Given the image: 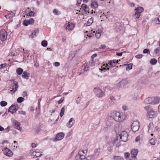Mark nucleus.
Instances as JSON below:
<instances>
[{"instance_id":"nucleus-44","label":"nucleus","mask_w":160,"mask_h":160,"mask_svg":"<svg viewBox=\"0 0 160 160\" xmlns=\"http://www.w3.org/2000/svg\"><path fill=\"white\" fill-rule=\"evenodd\" d=\"M0 104L2 107H5L7 105V103L6 102L3 101L0 102Z\"/></svg>"},{"instance_id":"nucleus-52","label":"nucleus","mask_w":160,"mask_h":160,"mask_svg":"<svg viewBox=\"0 0 160 160\" xmlns=\"http://www.w3.org/2000/svg\"><path fill=\"white\" fill-rule=\"evenodd\" d=\"M160 52V49L158 48H157L155 49L154 50V52L156 54L159 53Z\"/></svg>"},{"instance_id":"nucleus-37","label":"nucleus","mask_w":160,"mask_h":160,"mask_svg":"<svg viewBox=\"0 0 160 160\" xmlns=\"http://www.w3.org/2000/svg\"><path fill=\"white\" fill-rule=\"evenodd\" d=\"M64 111H65L64 107H63L62 108L60 112V115L61 117H62L63 116V115L64 113Z\"/></svg>"},{"instance_id":"nucleus-64","label":"nucleus","mask_w":160,"mask_h":160,"mask_svg":"<svg viewBox=\"0 0 160 160\" xmlns=\"http://www.w3.org/2000/svg\"><path fill=\"white\" fill-rule=\"evenodd\" d=\"M89 67L88 65H87V64L86 65V66L84 67V70L85 71H87L88 70H89Z\"/></svg>"},{"instance_id":"nucleus-3","label":"nucleus","mask_w":160,"mask_h":160,"mask_svg":"<svg viewBox=\"0 0 160 160\" xmlns=\"http://www.w3.org/2000/svg\"><path fill=\"white\" fill-rule=\"evenodd\" d=\"M93 92L95 95L99 98H102L105 95L104 92L98 87L95 88Z\"/></svg>"},{"instance_id":"nucleus-10","label":"nucleus","mask_w":160,"mask_h":160,"mask_svg":"<svg viewBox=\"0 0 160 160\" xmlns=\"http://www.w3.org/2000/svg\"><path fill=\"white\" fill-rule=\"evenodd\" d=\"M2 150L4 154L8 157H12L13 154L12 152L7 148H4Z\"/></svg>"},{"instance_id":"nucleus-4","label":"nucleus","mask_w":160,"mask_h":160,"mask_svg":"<svg viewBox=\"0 0 160 160\" xmlns=\"http://www.w3.org/2000/svg\"><path fill=\"white\" fill-rule=\"evenodd\" d=\"M131 128L132 131L135 132L138 130L140 127V124L138 121H134L131 125Z\"/></svg>"},{"instance_id":"nucleus-27","label":"nucleus","mask_w":160,"mask_h":160,"mask_svg":"<svg viewBox=\"0 0 160 160\" xmlns=\"http://www.w3.org/2000/svg\"><path fill=\"white\" fill-rule=\"evenodd\" d=\"M74 27V24L72 23H71L68 24L66 26V28L67 30H72Z\"/></svg>"},{"instance_id":"nucleus-57","label":"nucleus","mask_w":160,"mask_h":160,"mask_svg":"<svg viewBox=\"0 0 160 160\" xmlns=\"http://www.w3.org/2000/svg\"><path fill=\"white\" fill-rule=\"evenodd\" d=\"M4 130V132H9L10 130V127L8 126Z\"/></svg>"},{"instance_id":"nucleus-2","label":"nucleus","mask_w":160,"mask_h":160,"mask_svg":"<svg viewBox=\"0 0 160 160\" xmlns=\"http://www.w3.org/2000/svg\"><path fill=\"white\" fill-rule=\"evenodd\" d=\"M82 153L85 154V152L84 151H79L78 154L75 157V160H93V156H89L87 158H85V156L81 154Z\"/></svg>"},{"instance_id":"nucleus-38","label":"nucleus","mask_w":160,"mask_h":160,"mask_svg":"<svg viewBox=\"0 0 160 160\" xmlns=\"http://www.w3.org/2000/svg\"><path fill=\"white\" fill-rule=\"evenodd\" d=\"M153 127H154V126H153V122H150L148 125V132H149L150 130H152V128Z\"/></svg>"},{"instance_id":"nucleus-8","label":"nucleus","mask_w":160,"mask_h":160,"mask_svg":"<svg viewBox=\"0 0 160 160\" xmlns=\"http://www.w3.org/2000/svg\"><path fill=\"white\" fill-rule=\"evenodd\" d=\"M130 82V81L128 78L122 79L121 81L117 84L118 88H120L121 87H124Z\"/></svg>"},{"instance_id":"nucleus-39","label":"nucleus","mask_w":160,"mask_h":160,"mask_svg":"<svg viewBox=\"0 0 160 160\" xmlns=\"http://www.w3.org/2000/svg\"><path fill=\"white\" fill-rule=\"evenodd\" d=\"M154 22L156 24H160V15L158 18L155 19Z\"/></svg>"},{"instance_id":"nucleus-50","label":"nucleus","mask_w":160,"mask_h":160,"mask_svg":"<svg viewBox=\"0 0 160 160\" xmlns=\"http://www.w3.org/2000/svg\"><path fill=\"white\" fill-rule=\"evenodd\" d=\"M41 126H38L36 128H35V132L38 133L39 131H40V129H41Z\"/></svg>"},{"instance_id":"nucleus-23","label":"nucleus","mask_w":160,"mask_h":160,"mask_svg":"<svg viewBox=\"0 0 160 160\" xmlns=\"http://www.w3.org/2000/svg\"><path fill=\"white\" fill-rule=\"evenodd\" d=\"M22 74V76L23 78L26 79H28L30 76V74L28 72L26 71H25L23 72Z\"/></svg>"},{"instance_id":"nucleus-9","label":"nucleus","mask_w":160,"mask_h":160,"mask_svg":"<svg viewBox=\"0 0 160 160\" xmlns=\"http://www.w3.org/2000/svg\"><path fill=\"white\" fill-rule=\"evenodd\" d=\"M18 87V83L16 81H13L12 83V88L10 90V92L11 94H13L17 90Z\"/></svg>"},{"instance_id":"nucleus-34","label":"nucleus","mask_w":160,"mask_h":160,"mask_svg":"<svg viewBox=\"0 0 160 160\" xmlns=\"http://www.w3.org/2000/svg\"><path fill=\"white\" fill-rule=\"evenodd\" d=\"M113 159L114 160H123V158L120 156H114Z\"/></svg>"},{"instance_id":"nucleus-46","label":"nucleus","mask_w":160,"mask_h":160,"mask_svg":"<svg viewBox=\"0 0 160 160\" xmlns=\"http://www.w3.org/2000/svg\"><path fill=\"white\" fill-rule=\"evenodd\" d=\"M7 63H5L0 65V69L4 68L7 66Z\"/></svg>"},{"instance_id":"nucleus-35","label":"nucleus","mask_w":160,"mask_h":160,"mask_svg":"<svg viewBox=\"0 0 160 160\" xmlns=\"http://www.w3.org/2000/svg\"><path fill=\"white\" fill-rule=\"evenodd\" d=\"M133 64L132 63H130L128 64V66L126 68V71L132 69V66Z\"/></svg>"},{"instance_id":"nucleus-19","label":"nucleus","mask_w":160,"mask_h":160,"mask_svg":"<svg viewBox=\"0 0 160 160\" xmlns=\"http://www.w3.org/2000/svg\"><path fill=\"white\" fill-rule=\"evenodd\" d=\"M153 98L148 97L144 101V102L146 104H153Z\"/></svg>"},{"instance_id":"nucleus-42","label":"nucleus","mask_w":160,"mask_h":160,"mask_svg":"<svg viewBox=\"0 0 160 160\" xmlns=\"http://www.w3.org/2000/svg\"><path fill=\"white\" fill-rule=\"evenodd\" d=\"M34 15L35 12L34 11H30L27 16L30 17H33L34 16Z\"/></svg>"},{"instance_id":"nucleus-28","label":"nucleus","mask_w":160,"mask_h":160,"mask_svg":"<svg viewBox=\"0 0 160 160\" xmlns=\"http://www.w3.org/2000/svg\"><path fill=\"white\" fill-rule=\"evenodd\" d=\"M101 32L102 31L101 30L98 29L96 31L95 35L97 38L99 39L100 38L101 35Z\"/></svg>"},{"instance_id":"nucleus-51","label":"nucleus","mask_w":160,"mask_h":160,"mask_svg":"<svg viewBox=\"0 0 160 160\" xmlns=\"http://www.w3.org/2000/svg\"><path fill=\"white\" fill-rule=\"evenodd\" d=\"M143 56V55L141 54H138L136 55L135 57L137 58L138 59H141V58Z\"/></svg>"},{"instance_id":"nucleus-55","label":"nucleus","mask_w":160,"mask_h":160,"mask_svg":"<svg viewBox=\"0 0 160 160\" xmlns=\"http://www.w3.org/2000/svg\"><path fill=\"white\" fill-rule=\"evenodd\" d=\"M149 52V50L148 49H144L143 51V52L144 53H148Z\"/></svg>"},{"instance_id":"nucleus-24","label":"nucleus","mask_w":160,"mask_h":160,"mask_svg":"<svg viewBox=\"0 0 160 160\" xmlns=\"http://www.w3.org/2000/svg\"><path fill=\"white\" fill-rule=\"evenodd\" d=\"M73 120L74 121V120L73 118H71L70 119L69 121L67 123V126L68 128H71L73 125V122H72Z\"/></svg>"},{"instance_id":"nucleus-45","label":"nucleus","mask_w":160,"mask_h":160,"mask_svg":"<svg viewBox=\"0 0 160 160\" xmlns=\"http://www.w3.org/2000/svg\"><path fill=\"white\" fill-rule=\"evenodd\" d=\"M22 24L25 26H27L28 25H29V22L28 21V20H27V19L24 20Z\"/></svg>"},{"instance_id":"nucleus-13","label":"nucleus","mask_w":160,"mask_h":160,"mask_svg":"<svg viewBox=\"0 0 160 160\" xmlns=\"http://www.w3.org/2000/svg\"><path fill=\"white\" fill-rule=\"evenodd\" d=\"M149 118H154L157 115V112L153 109H150L148 113Z\"/></svg>"},{"instance_id":"nucleus-7","label":"nucleus","mask_w":160,"mask_h":160,"mask_svg":"<svg viewBox=\"0 0 160 160\" xmlns=\"http://www.w3.org/2000/svg\"><path fill=\"white\" fill-rule=\"evenodd\" d=\"M135 16L136 18H138L141 15V13L144 11L143 8L142 7H138L135 9Z\"/></svg>"},{"instance_id":"nucleus-61","label":"nucleus","mask_w":160,"mask_h":160,"mask_svg":"<svg viewBox=\"0 0 160 160\" xmlns=\"http://www.w3.org/2000/svg\"><path fill=\"white\" fill-rule=\"evenodd\" d=\"M97 55L96 53H95L93 55H92L91 56V59H93L94 58H95Z\"/></svg>"},{"instance_id":"nucleus-14","label":"nucleus","mask_w":160,"mask_h":160,"mask_svg":"<svg viewBox=\"0 0 160 160\" xmlns=\"http://www.w3.org/2000/svg\"><path fill=\"white\" fill-rule=\"evenodd\" d=\"M64 134L63 132L58 133L56 135L55 141L61 140L64 138Z\"/></svg>"},{"instance_id":"nucleus-59","label":"nucleus","mask_w":160,"mask_h":160,"mask_svg":"<svg viewBox=\"0 0 160 160\" xmlns=\"http://www.w3.org/2000/svg\"><path fill=\"white\" fill-rule=\"evenodd\" d=\"M100 47V49H107V48L106 46L104 45H101Z\"/></svg>"},{"instance_id":"nucleus-16","label":"nucleus","mask_w":160,"mask_h":160,"mask_svg":"<svg viewBox=\"0 0 160 160\" xmlns=\"http://www.w3.org/2000/svg\"><path fill=\"white\" fill-rule=\"evenodd\" d=\"M114 121H113L112 118L110 117L108 118V119L106 121V124L108 127H110L111 126H112L114 124Z\"/></svg>"},{"instance_id":"nucleus-25","label":"nucleus","mask_w":160,"mask_h":160,"mask_svg":"<svg viewBox=\"0 0 160 160\" xmlns=\"http://www.w3.org/2000/svg\"><path fill=\"white\" fill-rule=\"evenodd\" d=\"M160 102V97H157L153 98V104H156Z\"/></svg>"},{"instance_id":"nucleus-56","label":"nucleus","mask_w":160,"mask_h":160,"mask_svg":"<svg viewBox=\"0 0 160 160\" xmlns=\"http://www.w3.org/2000/svg\"><path fill=\"white\" fill-rule=\"evenodd\" d=\"M113 148L112 146L111 145L110 147H108V150L109 152H111V151L112 150Z\"/></svg>"},{"instance_id":"nucleus-15","label":"nucleus","mask_w":160,"mask_h":160,"mask_svg":"<svg viewBox=\"0 0 160 160\" xmlns=\"http://www.w3.org/2000/svg\"><path fill=\"white\" fill-rule=\"evenodd\" d=\"M118 60H112L108 61V64L111 67L113 68L115 67L117 63H118Z\"/></svg>"},{"instance_id":"nucleus-5","label":"nucleus","mask_w":160,"mask_h":160,"mask_svg":"<svg viewBox=\"0 0 160 160\" xmlns=\"http://www.w3.org/2000/svg\"><path fill=\"white\" fill-rule=\"evenodd\" d=\"M121 141L123 142H126L128 140L129 134L126 131H122L119 135Z\"/></svg>"},{"instance_id":"nucleus-60","label":"nucleus","mask_w":160,"mask_h":160,"mask_svg":"<svg viewBox=\"0 0 160 160\" xmlns=\"http://www.w3.org/2000/svg\"><path fill=\"white\" fill-rule=\"evenodd\" d=\"M122 108L124 111H126L128 109L127 107L124 105L122 106Z\"/></svg>"},{"instance_id":"nucleus-1","label":"nucleus","mask_w":160,"mask_h":160,"mask_svg":"<svg viewBox=\"0 0 160 160\" xmlns=\"http://www.w3.org/2000/svg\"><path fill=\"white\" fill-rule=\"evenodd\" d=\"M113 121L121 122L125 119V116L122 113H120L119 112H113L111 113L110 116Z\"/></svg>"},{"instance_id":"nucleus-58","label":"nucleus","mask_w":160,"mask_h":160,"mask_svg":"<svg viewBox=\"0 0 160 160\" xmlns=\"http://www.w3.org/2000/svg\"><path fill=\"white\" fill-rule=\"evenodd\" d=\"M77 2L76 5L78 6H79L80 4L81 3L82 0H77Z\"/></svg>"},{"instance_id":"nucleus-62","label":"nucleus","mask_w":160,"mask_h":160,"mask_svg":"<svg viewBox=\"0 0 160 160\" xmlns=\"http://www.w3.org/2000/svg\"><path fill=\"white\" fill-rule=\"evenodd\" d=\"M54 64L55 67H58L60 65V63L58 62H55Z\"/></svg>"},{"instance_id":"nucleus-54","label":"nucleus","mask_w":160,"mask_h":160,"mask_svg":"<svg viewBox=\"0 0 160 160\" xmlns=\"http://www.w3.org/2000/svg\"><path fill=\"white\" fill-rule=\"evenodd\" d=\"M130 155V154L129 152H125L124 154V156L125 157V158L127 159L129 158Z\"/></svg>"},{"instance_id":"nucleus-21","label":"nucleus","mask_w":160,"mask_h":160,"mask_svg":"<svg viewBox=\"0 0 160 160\" xmlns=\"http://www.w3.org/2000/svg\"><path fill=\"white\" fill-rule=\"evenodd\" d=\"M98 6V4L96 1H92L91 4V8L93 9L97 8Z\"/></svg>"},{"instance_id":"nucleus-29","label":"nucleus","mask_w":160,"mask_h":160,"mask_svg":"<svg viewBox=\"0 0 160 160\" xmlns=\"http://www.w3.org/2000/svg\"><path fill=\"white\" fill-rule=\"evenodd\" d=\"M16 72L18 75H21L23 72V70L20 68H18L16 69Z\"/></svg>"},{"instance_id":"nucleus-53","label":"nucleus","mask_w":160,"mask_h":160,"mask_svg":"<svg viewBox=\"0 0 160 160\" xmlns=\"http://www.w3.org/2000/svg\"><path fill=\"white\" fill-rule=\"evenodd\" d=\"M23 158V157H18V158H15L14 160H22Z\"/></svg>"},{"instance_id":"nucleus-12","label":"nucleus","mask_w":160,"mask_h":160,"mask_svg":"<svg viewBox=\"0 0 160 160\" xmlns=\"http://www.w3.org/2000/svg\"><path fill=\"white\" fill-rule=\"evenodd\" d=\"M18 109V107L17 106L12 104L9 108L8 112H9L13 114L16 112Z\"/></svg>"},{"instance_id":"nucleus-26","label":"nucleus","mask_w":160,"mask_h":160,"mask_svg":"<svg viewBox=\"0 0 160 160\" xmlns=\"http://www.w3.org/2000/svg\"><path fill=\"white\" fill-rule=\"evenodd\" d=\"M138 151L137 149H133L131 150V154L132 157L134 158H136V156L138 154Z\"/></svg>"},{"instance_id":"nucleus-31","label":"nucleus","mask_w":160,"mask_h":160,"mask_svg":"<svg viewBox=\"0 0 160 160\" xmlns=\"http://www.w3.org/2000/svg\"><path fill=\"white\" fill-rule=\"evenodd\" d=\"M157 60L155 58H152L151 59L150 61V63L152 65H154L157 63Z\"/></svg>"},{"instance_id":"nucleus-63","label":"nucleus","mask_w":160,"mask_h":160,"mask_svg":"<svg viewBox=\"0 0 160 160\" xmlns=\"http://www.w3.org/2000/svg\"><path fill=\"white\" fill-rule=\"evenodd\" d=\"M27 95V93L26 91H24L22 94V96L23 97L26 96Z\"/></svg>"},{"instance_id":"nucleus-40","label":"nucleus","mask_w":160,"mask_h":160,"mask_svg":"<svg viewBox=\"0 0 160 160\" xmlns=\"http://www.w3.org/2000/svg\"><path fill=\"white\" fill-rule=\"evenodd\" d=\"M24 99L22 97H19L17 99V102L18 103H21L24 101Z\"/></svg>"},{"instance_id":"nucleus-47","label":"nucleus","mask_w":160,"mask_h":160,"mask_svg":"<svg viewBox=\"0 0 160 160\" xmlns=\"http://www.w3.org/2000/svg\"><path fill=\"white\" fill-rule=\"evenodd\" d=\"M30 11V8H27L24 12L25 15L27 16Z\"/></svg>"},{"instance_id":"nucleus-6","label":"nucleus","mask_w":160,"mask_h":160,"mask_svg":"<svg viewBox=\"0 0 160 160\" xmlns=\"http://www.w3.org/2000/svg\"><path fill=\"white\" fill-rule=\"evenodd\" d=\"M7 33L4 29H2L0 31V40L2 42L5 41L7 39Z\"/></svg>"},{"instance_id":"nucleus-18","label":"nucleus","mask_w":160,"mask_h":160,"mask_svg":"<svg viewBox=\"0 0 160 160\" xmlns=\"http://www.w3.org/2000/svg\"><path fill=\"white\" fill-rule=\"evenodd\" d=\"M39 32V30L38 29H35L34 31L31 33L30 35H29V37L33 38L36 37L37 34Z\"/></svg>"},{"instance_id":"nucleus-30","label":"nucleus","mask_w":160,"mask_h":160,"mask_svg":"<svg viewBox=\"0 0 160 160\" xmlns=\"http://www.w3.org/2000/svg\"><path fill=\"white\" fill-rule=\"evenodd\" d=\"M93 18H91L88 20L86 26H89L93 23Z\"/></svg>"},{"instance_id":"nucleus-41","label":"nucleus","mask_w":160,"mask_h":160,"mask_svg":"<svg viewBox=\"0 0 160 160\" xmlns=\"http://www.w3.org/2000/svg\"><path fill=\"white\" fill-rule=\"evenodd\" d=\"M28 21L29 22V24L31 25H33L35 22V20L34 19L32 18H31L29 20H28Z\"/></svg>"},{"instance_id":"nucleus-33","label":"nucleus","mask_w":160,"mask_h":160,"mask_svg":"<svg viewBox=\"0 0 160 160\" xmlns=\"http://www.w3.org/2000/svg\"><path fill=\"white\" fill-rule=\"evenodd\" d=\"M16 11L13 10V11H10L9 12V14L10 17L12 18L15 16L16 13Z\"/></svg>"},{"instance_id":"nucleus-43","label":"nucleus","mask_w":160,"mask_h":160,"mask_svg":"<svg viewBox=\"0 0 160 160\" xmlns=\"http://www.w3.org/2000/svg\"><path fill=\"white\" fill-rule=\"evenodd\" d=\"M150 143L152 145H154L155 144V140L154 138H151L150 139Z\"/></svg>"},{"instance_id":"nucleus-49","label":"nucleus","mask_w":160,"mask_h":160,"mask_svg":"<svg viewBox=\"0 0 160 160\" xmlns=\"http://www.w3.org/2000/svg\"><path fill=\"white\" fill-rule=\"evenodd\" d=\"M64 99V97H62L61 99L59 101H58V103L59 104L61 103L63 101Z\"/></svg>"},{"instance_id":"nucleus-22","label":"nucleus","mask_w":160,"mask_h":160,"mask_svg":"<svg viewBox=\"0 0 160 160\" xmlns=\"http://www.w3.org/2000/svg\"><path fill=\"white\" fill-rule=\"evenodd\" d=\"M81 8L85 12L89 13V8L86 4H82L81 5Z\"/></svg>"},{"instance_id":"nucleus-11","label":"nucleus","mask_w":160,"mask_h":160,"mask_svg":"<svg viewBox=\"0 0 160 160\" xmlns=\"http://www.w3.org/2000/svg\"><path fill=\"white\" fill-rule=\"evenodd\" d=\"M40 150H37L35 151H33V149H32L30 151V152L31 153V155L33 156V158H36L37 157H40L42 155L41 154H40L39 155H37V154L40 153Z\"/></svg>"},{"instance_id":"nucleus-48","label":"nucleus","mask_w":160,"mask_h":160,"mask_svg":"<svg viewBox=\"0 0 160 160\" xmlns=\"http://www.w3.org/2000/svg\"><path fill=\"white\" fill-rule=\"evenodd\" d=\"M90 66H93L95 65V62L94 61L93 59H92L89 62Z\"/></svg>"},{"instance_id":"nucleus-20","label":"nucleus","mask_w":160,"mask_h":160,"mask_svg":"<svg viewBox=\"0 0 160 160\" xmlns=\"http://www.w3.org/2000/svg\"><path fill=\"white\" fill-rule=\"evenodd\" d=\"M14 128L18 130H21L22 129V127H20L21 125L20 123L16 120L14 121Z\"/></svg>"},{"instance_id":"nucleus-17","label":"nucleus","mask_w":160,"mask_h":160,"mask_svg":"<svg viewBox=\"0 0 160 160\" xmlns=\"http://www.w3.org/2000/svg\"><path fill=\"white\" fill-rule=\"evenodd\" d=\"M109 65L108 63V64H106L105 65V64H103L101 68H99L100 70L101 71V72H102V71L104 70H106V69L105 68H107V69L108 70L111 67V66H109Z\"/></svg>"},{"instance_id":"nucleus-36","label":"nucleus","mask_w":160,"mask_h":160,"mask_svg":"<svg viewBox=\"0 0 160 160\" xmlns=\"http://www.w3.org/2000/svg\"><path fill=\"white\" fill-rule=\"evenodd\" d=\"M41 44L42 46L46 47L47 46L48 42L45 40H43Z\"/></svg>"},{"instance_id":"nucleus-32","label":"nucleus","mask_w":160,"mask_h":160,"mask_svg":"<svg viewBox=\"0 0 160 160\" xmlns=\"http://www.w3.org/2000/svg\"><path fill=\"white\" fill-rule=\"evenodd\" d=\"M110 100H109V102H110V105H111L113 104L114 103V102L113 100H115L114 98L112 96H111L110 97Z\"/></svg>"}]
</instances>
